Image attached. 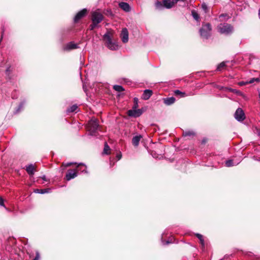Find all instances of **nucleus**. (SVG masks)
Instances as JSON below:
<instances>
[{"label": "nucleus", "mask_w": 260, "mask_h": 260, "mask_svg": "<svg viewBox=\"0 0 260 260\" xmlns=\"http://www.w3.org/2000/svg\"><path fill=\"white\" fill-rule=\"evenodd\" d=\"M212 27L210 23H203L199 32L201 37L205 39H208L211 35Z\"/></svg>", "instance_id": "nucleus-1"}, {"label": "nucleus", "mask_w": 260, "mask_h": 260, "mask_svg": "<svg viewBox=\"0 0 260 260\" xmlns=\"http://www.w3.org/2000/svg\"><path fill=\"white\" fill-rule=\"evenodd\" d=\"M98 121L95 118L91 119L88 123L87 128L91 136H96V132L99 128Z\"/></svg>", "instance_id": "nucleus-2"}, {"label": "nucleus", "mask_w": 260, "mask_h": 260, "mask_svg": "<svg viewBox=\"0 0 260 260\" xmlns=\"http://www.w3.org/2000/svg\"><path fill=\"white\" fill-rule=\"evenodd\" d=\"M104 39L106 41V46L111 50H116L118 49L117 43L112 42L109 32L106 33L103 36Z\"/></svg>", "instance_id": "nucleus-3"}, {"label": "nucleus", "mask_w": 260, "mask_h": 260, "mask_svg": "<svg viewBox=\"0 0 260 260\" xmlns=\"http://www.w3.org/2000/svg\"><path fill=\"white\" fill-rule=\"evenodd\" d=\"M218 31L222 34L226 35L231 34L233 31V27L231 25L224 23L223 24H220L217 26Z\"/></svg>", "instance_id": "nucleus-4"}, {"label": "nucleus", "mask_w": 260, "mask_h": 260, "mask_svg": "<svg viewBox=\"0 0 260 260\" xmlns=\"http://www.w3.org/2000/svg\"><path fill=\"white\" fill-rule=\"evenodd\" d=\"M104 16L102 13L99 11L96 10L91 13V21L92 22L94 23L99 24L103 20Z\"/></svg>", "instance_id": "nucleus-5"}, {"label": "nucleus", "mask_w": 260, "mask_h": 260, "mask_svg": "<svg viewBox=\"0 0 260 260\" xmlns=\"http://www.w3.org/2000/svg\"><path fill=\"white\" fill-rule=\"evenodd\" d=\"M79 170H81V171L82 172H87L86 169H84L83 170H82L81 169H79L77 170H69L66 175V179H67V180L69 181L72 179H74L75 177H76L78 175L77 172Z\"/></svg>", "instance_id": "nucleus-6"}, {"label": "nucleus", "mask_w": 260, "mask_h": 260, "mask_svg": "<svg viewBox=\"0 0 260 260\" xmlns=\"http://www.w3.org/2000/svg\"><path fill=\"white\" fill-rule=\"evenodd\" d=\"M235 118L239 121L244 120L245 117L243 111L241 108H238L234 114Z\"/></svg>", "instance_id": "nucleus-7"}, {"label": "nucleus", "mask_w": 260, "mask_h": 260, "mask_svg": "<svg viewBox=\"0 0 260 260\" xmlns=\"http://www.w3.org/2000/svg\"><path fill=\"white\" fill-rule=\"evenodd\" d=\"M128 115L129 116L137 117L140 116L142 114L141 109H133L128 111Z\"/></svg>", "instance_id": "nucleus-8"}, {"label": "nucleus", "mask_w": 260, "mask_h": 260, "mask_svg": "<svg viewBox=\"0 0 260 260\" xmlns=\"http://www.w3.org/2000/svg\"><path fill=\"white\" fill-rule=\"evenodd\" d=\"M120 37L123 43H127L128 41V32L126 28H123L120 34Z\"/></svg>", "instance_id": "nucleus-9"}, {"label": "nucleus", "mask_w": 260, "mask_h": 260, "mask_svg": "<svg viewBox=\"0 0 260 260\" xmlns=\"http://www.w3.org/2000/svg\"><path fill=\"white\" fill-rule=\"evenodd\" d=\"M78 45L76 44H75L73 42H71L69 43H68L67 45H66L63 47V50L64 51H70L73 49H75L76 48H78Z\"/></svg>", "instance_id": "nucleus-10"}, {"label": "nucleus", "mask_w": 260, "mask_h": 260, "mask_svg": "<svg viewBox=\"0 0 260 260\" xmlns=\"http://www.w3.org/2000/svg\"><path fill=\"white\" fill-rule=\"evenodd\" d=\"M162 4L164 7L167 9H170L176 4V3L174 2V0H164Z\"/></svg>", "instance_id": "nucleus-11"}, {"label": "nucleus", "mask_w": 260, "mask_h": 260, "mask_svg": "<svg viewBox=\"0 0 260 260\" xmlns=\"http://www.w3.org/2000/svg\"><path fill=\"white\" fill-rule=\"evenodd\" d=\"M87 10L86 9H84L81 11L79 12L75 16L74 18V21L77 22L80 19H81L86 13Z\"/></svg>", "instance_id": "nucleus-12"}, {"label": "nucleus", "mask_w": 260, "mask_h": 260, "mask_svg": "<svg viewBox=\"0 0 260 260\" xmlns=\"http://www.w3.org/2000/svg\"><path fill=\"white\" fill-rule=\"evenodd\" d=\"M152 91L150 89H145L142 95V99L144 100H148L152 94Z\"/></svg>", "instance_id": "nucleus-13"}, {"label": "nucleus", "mask_w": 260, "mask_h": 260, "mask_svg": "<svg viewBox=\"0 0 260 260\" xmlns=\"http://www.w3.org/2000/svg\"><path fill=\"white\" fill-rule=\"evenodd\" d=\"M119 7L125 12H129L131 11V7L129 5L125 2H121L119 4Z\"/></svg>", "instance_id": "nucleus-14"}, {"label": "nucleus", "mask_w": 260, "mask_h": 260, "mask_svg": "<svg viewBox=\"0 0 260 260\" xmlns=\"http://www.w3.org/2000/svg\"><path fill=\"white\" fill-rule=\"evenodd\" d=\"M142 138V136L141 135L134 137L132 139L133 144L135 146H138L139 145V142Z\"/></svg>", "instance_id": "nucleus-15"}, {"label": "nucleus", "mask_w": 260, "mask_h": 260, "mask_svg": "<svg viewBox=\"0 0 260 260\" xmlns=\"http://www.w3.org/2000/svg\"><path fill=\"white\" fill-rule=\"evenodd\" d=\"M175 98L172 96L164 99V102L166 105H171L175 103Z\"/></svg>", "instance_id": "nucleus-16"}, {"label": "nucleus", "mask_w": 260, "mask_h": 260, "mask_svg": "<svg viewBox=\"0 0 260 260\" xmlns=\"http://www.w3.org/2000/svg\"><path fill=\"white\" fill-rule=\"evenodd\" d=\"M26 170L29 175H33L34 174L35 167L33 165H29L26 167Z\"/></svg>", "instance_id": "nucleus-17"}, {"label": "nucleus", "mask_w": 260, "mask_h": 260, "mask_svg": "<svg viewBox=\"0 0 260 260\" xmlns=\"http://www.w3.org/2000/svg\"><path fill=\"white\" fill-rule=\"evenodd\" d=\"M239 162H234V160L232 159L228 160L225 161V166L227 167H231L237 165Z\"/></svg>", "instance_id": "nucleus-18"}, {"label": "nucleus", "mask_w": 260, "mask_h": 260, "mask_svg": "<svg viewBox=\"0 0 260 260\" xmlns=\"http://www.w3.org/2000/svg\"><path fill=\"white\" fill-rule=\"evenodd\" d=\"M196 236L200 240V243L202 245V247L203 248H204L205 246V242H204V239L203 238V235H202L200 234L197 233V234H196Z\"/></svg>", "instance_id": "nucleus-19"}, {"label": "nucleus", "mask_w": 260, "mask_h": 260, "mask_svg": "<svg viewBox=\"0 0 260 260\" xmlns=\"http://www.w3.org/2000/svg\"><path fill=\"white\" fill-rule=\"evenodd\" d=\"M50 189H49V188H46V189H37L35 190V192L36 193L44 194V193H48L50 192Z\"/></svg>", "instance_id": "nucleus-20"}, {"label": "nucleus", "mask_w": 260, "mask_h": 260, "mask_svg": "<svg viewBox=\"0 0 260 260\" xmlns=\"http://www.w3.org/2000/svg\"><path fill=\"white\" fill-rule=\"evenodd\" d=\"M110 153V148L106 142L105 143L103 153L105 154H109Z\"/></svg>", "instance_id": "nucleus-21"}, {"label": "nucleus", "mask_w": 260, "mask_h": 260, "mask_svg": "<svg viewBox=\"0 0 260 260\" xmlns=\"http://www.w3.org/2000/svg\"><path fill=\"white\" fill-rule=\"evenodd\" d=\"M191 15L196 21H199V19H200L199 15L195 10L191 11Z\"/></svg>", "instance_id": "nucleus-22"}, {"label": "nucleus", "mask_w": 260, "mask_h": 260, "mask_svg": "<svg viewBox=\"0 0 260 260\" xmlns=\"http://www.w3.org/2000/svg\"><path fill=\"white\" fill-rule=\"evenodd\" d=\"M183 135L185 137L186 136H193L195 135V133L194 132L192 131H188L183 132Z\"/></svg>", "instance_id": "nucleus-23"}, {"label": "nucleus", "mask_w": 260, "mask_h": 260, "mask_svg": "<svg viewBox=\"0 0 260 260\" xmlns=\"http://www.w3.org/2000/svg\"><path fill=\"white\" fill-rule=\"evenodd\" d=\"M78 109V106L76 105H74L72 106L70 108H69L67 110V112L68 113L70 112H75Z\"/></svg>", "instance_id": "nucleus-24"}, {"label": "nucleus", "mask_w": 260, "mask_h": 260, "mask_svg": "<svg viewBox=\"0 0 260 260\" xmlns=\"http://www.w3.org/2000/svg\"><path fill=\"white\" fill-rule=\"evenodd\" d=\"M113 89L117 91H122L124 89L123 87L121 85H115L113 86Z\"/></svg>", "instance_id": "nucleus-25"}, {"label": "nucleus", "mask_w": 260, "mask_h": 260, "mask_svg": "<svg viewBox=\"0 0 260 260\" xmlns=\"http://www.w3.org/2000/svg\"><path fill=\"white\" fill-rule=\"evenodd\" d=\"M174 92L175 95H180V97H184L186 95L185 92H181L179 90H175Z\"/></svg>", "instance_id": "nucleus-26"}, {"label": "nucleus", "mask_w": 260, "mask_h": 260, "mask_svg": "<svg viewBox=\"0 0 260 260\" xmlns=\"http://www.w3.org/2000/svg\"><path fill=\"white\" fill-rule=\"evenodd\" d=\"M225 66V62H222L217 67V70L218 71H221Z\"/></svg>", "instance_id": "nucleus-27"}, {"label": "nucleus", "mask_w": 260, "mask_h": 260, "mask_svg": "<svg viewBox=\"0 0 260 260\" xmlns=\"http://www.w3.org/2000/svg\"><path fill=\"white\" fill-rule=\"evenodd\" d=\"M202 8L205 13L208 12V7L205 3H204L202 4Z\"/></svg>", "instance_id": "nucleus-28"}, {"label": "nucleus", "mask_w": 260, "mask_h": 260, "mask_svg": "<svg viewBox=\"0 0 260 260\" xmlns=\"http://www.w3.org/2000/svg\"><path fill=\"white\" fill-rule=\"evenodd\" d=\"M155 6H156V7L157 8V9H160L162 8L163 6V4L162 3H161V2H157L155 4Z\"/></svg>", "instance_id": "nucleus-29"}, {"label": "nucleus", "mask_w": 260, "mask_h": 260, "mask_svg": "<svg viewBox=\"0 0 260 260\" xmlns=\"http://www.w3.org/2000/svg\"><path fill=\"white\" fill-rule=\"evenodd\" d=\"M254 81H259V79L257 78H253L251 79L249 81L246 82V83H253Z\"/></svg>", "instance_id": "nucleus-30"}, {"label": "nucleus", "mask_w": 260, "mask_h": 260, "mask_svg": "<svg viewBox=\"0 0 260 260\" xmlns=\"http://www.w3.org/2000/svg\"><path fill=\"white\" fill-rule=\"evenodd\" d=\"M40 258V255L39 251H37L36 252V256L33 260H39Z\"/></svg>", "instance_id": "nucleus-31"}, {"label": "nucleus", "mask_w": 260, "mask_h": 260, "mask_svg": "<svg viewBox=\"0 0 260 260\" xmlns=\"http://www.w3.org/2000/svg\"><path fill=\"white\" fill-rule=\"evenodd\" d=\"M98 24L92 22V24L90 25V29L93 30L94 28L97 26Z\"/></svg>", "instance_id": "nucleus-32"}, {"label": "nucleus", "mask_w": 260, "mask_h": 260, "mask_svg": "<svg viewBox=\"0 0 260 260\" xmlns=\"http://www.w3.org/2000/svg\"><path fill=\"white\" fill-rule=\"evenodd\" d=\"M75 164L74 162H68V163H67V164H65V163H63L62 165V167H64V168L66 167H69L71 165H72V164Z\"/></svg>", "instance_id": "nucleus-33"}, {"label": "nucleus", "mask_w": 260, "mask_h": 260, "mask_svg": "<svg viewBox=\"0 0 260 260\" xmlns=\"http://www.w3.org/2000/svg\"><path fill=\"white\" fill-rule=\"evenodd\" d=\"M24 105V102H22L19 106V107L18 108V109L16 110V112H18L21 109H22Z\"/></svg>", "instance_id": "nucleus-34"}, {"label": "nucleus", "mask_w": 260, "mask_h": 260, "mask_svg": "<svg viewBox=\"0 0 260 260\" xmlns=\"http://www.w3.org/2000/svg\"><path fill=\"white\" fill-rule=\"evenodd\" d=\"M161 242L163 245H167V244H169V243H172V241H171H171H169V240L164 241L162 239Z\"/></svg>", "instance_id": "nucleus-35"}, {"label": "nucleus", "mask_w": 260, "mask_h": 260, "mask_svg": "<svg viewBox=\"0 0 260 260\" xmlns=\"http://www.w3.org/2000/svg\"><path fill=\"white\" fill-rule=\"evenodd\" d=\"M122 157V154L121 152L118 153L116 157L117 158L118 160H120Z\"/></svg>", "instance_id": "nucleus-36"}, {"label": "nucleus", "mask_w": 260, "mask_h": 260, "mask_svg": "<svg viewBox=\"0 0 260 260\" xmlns=\"http://www.w3.org/2000/svg\"><path fill=\"white\" fill-rule=\"evenodd\" d=\"M134 101L135 102H136V104L135 105H134L133 108H135L136 109L137 108V107L138 106V104H137V102H138V99L137 98H135L134 99Z\"/></svg>", "instance_id": "nucleus-37"}, {"label": "nucleus", "mask_w": 260, "mask_h": 260, "mask_svg": "<svg viewBox=\"0 0 260 260\" xmlns=\"http://www.w3.org/2000/svg\"><path fill=\"white\" fill-rule=\"evenodd\" d=\"M0 205L5 207V205L4 204V200L2 197H0Z\"/></svg>", "instance_id": "nucleus-38"}, {"label": "nucleus", "mask_w": 260, "mask_h": 260, "mask_svg": "<svg viewBox=\"0 0 260 260\" xmlns=\"http://www.w3.org/2000/svg\"><path fill=\"white\" fill-rule=\"evenodd\" d=\"M80 166H84L85 167V169L86 168V166L84 164H82V163H80V164H79L77 165V167L78 168H79V167H80Z\"/></svg>", "instance_id": "nucleus-39"}, {"label": "nucleus", "mask_w": 260, "mask_h": 260, "mask_svg": "<svg viewBox=\"0 0 260 260\" xmlns=\"http://www.w3.org/2000/svg\"><path fill=\"white\" fill-rule=\"evenodd\" d=\"M186 0H174V2L176 3V4L179 1H182V2H185Z\"/></svg>", "instance_id": "nucleus-40"}, {"label": "nucleus", "mask_w": 260, "mask_h": 260, "mask_svg": "<svg viewBox=\"0 0 260 260\" xmlns=\"http://www.w3.org/2000/svg\"><path fill=\"white\" fill-rule=\"evenodd\" d=\"M245 84H247L246 82H241L239 83V85H245Z\"/></svg>", "instance_id": "nucleus-41"}, {"label": "nucleus", "mask_w": 260, "mask_h": 260, "mask_svg": "<svg viewBox=\"0 0 260 260\" xmlns=\"http://www.w3.org/2000/svg\"><path fill=\"white\" fill-rule=\"evenodd\" d=\"M10 71V67L8 68L7 70H6V72L8 73Z\"/></svg>", "instance_id": "nucleus-42"}, {"label": "nucleus", "mask_w": 260, "mask_h": 260, "mask_svg": "<svg viewBox=\"0 0 260 260\" xmlns=\"http://www.w3.org/2000/svg\"><path fill=\"white\" fill-rule=\"evenodd\" d=\"M42 179L44 180H46V177L45 176H44L43 177H42Z\"/></svg>", "instance_id": "nucleus-43"}, {"label": "nucleus", "mask_w": 260, "mask_h": 260, "mask_svg": "<svg viewBox=\"0 0 260 260\" xmlns=\"http://www.w3.org/2000/svg\"><path fill=\"white\" fill-rule=\"evenodd\" d=\"M258 16H259V19H260V9L258 11Z\"/></svg>", "instance_id": "nucleus-44"}, {"label": "nucleus", "mask_w": 260, "mask_h": 260, "mask_svg": "<svg viewBox=\"0 0 260 260\" xmlns=\"http://www.w3.org/2000/svg\"><path fill=\"white\" fill-rule=\"evenodd\" d=\"M222 16H224L223 14H221V15H220V17H222Z\"/></svg>", "instance_id": "nucleus-45"}, {"label": "nucleus", "mask_w": 260, "mask_h": 260, "mask_svg": "<svg viewBox=\"0 0 260 260\" xmlns=\"http://www.w3.org/2000/svg\"><path fill=\"white\" fill-rule=\"evenodd\" d=\"M110 164H111V162H112V160H111V159H110Z\"/></svg>", "instance_id": "nucleus-46"}]
</instances>
